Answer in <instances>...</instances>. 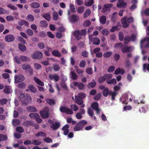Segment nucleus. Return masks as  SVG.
<instances>
[{
	"label": "nucleus",
	"instance_id": "1",
	"mask_svg": "<svg viewBox=\"0 0 149 149\" xmlns=\"http://www.w3.org/2000/svg\"><path fill=\"white\" fill-rule=\"evenodd\" d=\"M121 21L123 24V27L124 28H126L129 27V24L134 22V19L132 17H130L126 19V17L125 16L122 18Z\"/></svg>",
	"mask_w": 149,
	"mask_h": 149
},
{
	"label": "nucleus",
	"instance_id": "2",
	"mask_svg": "<svg viewBox=\"0 0 149 149\" xmlns=\"http://www.w3.org/2000/svg\"><path fill=\"white\" fill-rule=\"evenodd\" d=\"M86 29H84L81 31L77 30L74 31L73 33L74 36L77 40H79L81 38V36L86 35Z\"/></svg>",
	"mask_w": 149,
	"mask_h": 149
},
{
	"label": "nucleus",
	"instance_id": "3",
	"mask_svg": "<svg viewBox=\"0 0 149 149\" xmlns=\"http://www.w3.org/2000/svg\"><path fill=\"white\" fill-rule=\"evenodd\" d=\"M87 123V121L85 120L80 121L74 126V130L75 131H79L81 130Z\"/></svg>",
	"mask_w": 149,
	"mask_h": 149
},
{
	"label": "nucleus",
	"instance_id": "4",
	"mask_svg": "<svg viewBox=\"0 0 149 149\" xmlns=\"http://www.w3.org/2000/svg\"><path fill=\"white\" fill-rule=\"evenodd\" d=\"M48 122L50 124V127L53 130H57L60 126L61 125L59 122H56L54 123L52 120L50 119L48 120Z\"/></svg>",
	"mask_w": 149,
	"mask_h": 149
},
{
	"label": "nucleus",
	"instance_id": "5",
	"mask_svg": "<svg viewBox=\"0 0 149 149\" xmlns=\"http://www.w3.org/2000/svg\"><path fill=\"white\" fill-rule=\"evenodd\" d=\"M31 57L34 59H40L43 57L42 53L40 51H36L31 54Z\"/></svg>",
	"mask_w": 149,
	"mask_h": 149
},
{
	"label": "nucleus",
	"instance_id": "6",
	"mask_svg": "<svg viewBox=\"0 0 149 149\" xmlns=\"http://www.w3.org/2000/svg\"><path fill=\"white\" fill-rule=\"evenodd\" d=\"M24 79L25 77L23 75L21 74L17 75L15 77V83H18L24 81Z\"/></svg>",
	"mask_w": 149,
	"mask_h": 149
},
{
	"label": "nucleus",
	"instance_id": "7",
	"mask_svg": "<svg viewBox=\"0 0 149 149\" xmlns=\"http://www.w3.org/2000/svg\"><path fill=\"white\" fill-rule=\"evenodd\" d=\"M145 42H146V43L144 45V47L146 48L149 47V37H146L143 39L140 42V46L141 48L144 45Z\"/></svg>",
	"mask_w": 149,
	"mask_h": 149
},
{
	"label": "nucleus",
	"instance_id": "8",
	"mask_svg": "<svg viewBox=\"0 0 149 149\" xmlns=\"http://www.w3.org/2000/svg\"><path fill=\"white\" fill-rule=\"evenodd\" d=\"M89 40L92 41L93 43L96 45H99L100 43V40L99 38L97 37L92 38V36H89Z\"/></svg>",
	"mask_w": 149,
	"mask_h": 149
},
{
	"label": "nucleus",
	"instance_id": "9",
	"mask_svg": "<svg viewBox=\"0 0 149 149\" xmlns=\"http://www.w3.org/2000/svg\"><path fill=\"white\" fill-rule=\"evenodd\" d=\"M133 47L131 46H123L121 49L122 53H125L127 52H131L132 51Z\"/></svg>",
	"mask_w": 149,
	"mask_h": 149
},
{
	"label": "nucleus",
	"instance_id": "10",
	"mask_svg": "<svg viewBox=\"0 0 149 149\" xmlns=\"http://www.w3.org/2000/svg\"><path fill=\"white\" fill-rule=\"evenodd\" d=\"M69 18L70 22L73 23L77 22L79 19V17L76 14H73Z\"/></svg>",
	"mask_w": 149,
	"mask_h": 149
},
{
	"label": "nucleus",
	"instance_id": "11",
	"mask_svg": "<svg viewBox=\"0 0 149 149\" xmlns=\"http://www.w3.org/2000/svg\"><path fill=\"white\" fill-rule=\"evenodd\" d=\"M31 97L29 94H26L24 100L22 101V104L25 105L27 104L31 101Z\"/></svg>",
	"mask_w": 149,
	"mask_h": 149
},
{
	"label": "nucleus",
	"instance_id": "12",
	"mask_svg": "<svg viewBox=\"0 0 149 149\" xmlns=\"http://www.w3.org/2000/svg\"><path fill=\"white\" fill-rule=\"evenodd\" d=\"M15 39L14 36L13 35L8 34L6 35L5 38L6 41L8 42H10L13 41Z\"/></svg>",
	"mask_w": 149,
	"mask_h": 149
},
{
	"label": "nucleus",
	"instance_id": "13",
	"mask_svg": "<svg viewBox=\"0 0 149 149\" xmlns=\"http://www.w3.org/2000/svg\"><path fill=\"white\" fill-rule=\"evenodd\" d=\"M49 77L50 80H54L55 81H58L59 79V77L56 74H50L49 75Z\"/></svg>",
	"mask_w": 149,
	"mask_h": 149
},
{
	"label": "nucleus",
	"instance_id": "14",
	"mask_svg": "<svg viewBox=\"0 0 149 149\" xmlns=\"http://www.w3.org/2000/svg\"><path fill=\"white\" fill-rule=\"evenodd\" d=\"M75 102L79 105H81L84 102L83 99L77 96H75Z\"/></svg>",
	"mask_w": 149,
	"mask_h": 149
},
{
	"label": "nucleus",
	"instance_id": "15",
	"mask_svg": "<svg viewBox=\"0 0 149 149\" xmlns=\"http://www.w3.org/2000/svg\"><path fill=\"white\" fill-rule=\"evenodd\" d=\"M40 113L41 116L43 118H47L49 115L48 112L45 110L41 111Z\"/></svg>",
	"mask_w": 149,
	"mask_h": 149
},
{
	"label": "nucleus",
	"instance_id": "16",
	"mask_svg": "<svg viewBox=\"0 0 149 149\" xmlns=\"http://www.w3.org/2000/svg\"><path fill=\"white\" fill-rule=\"evenodd\" d=\"M127 4V3L124 2V1H121L120 2H118L116 4V6L118 8L123 7V8H125Z\"/></svg>",
	"mask_w": 149,
	"mask_h": 149
},
{
	"label": "nucleus",
	"instance_id": "17",
	"mask_svg": "<svg viewBox=\"0 0 149 149\" xmlns=\"http://www.w3.org/2000/svg\"><path fill=\"white\" fill-rule=\"evenodd\" d=\"M33 80L36 83L41 86H44V83L41 81L39 79L37 78L36 77H34L33 78Z\"/></svg>",
	"mask_w": 149,
	"mask_h": 149
},
{
	"label": "nucleus",
	"instance_id": "18",
	"mask_svg": "<svg viewBox=\"0 0 149 149\" xmlns=\"http://www.w3.org/2000/svg\"><path fill=\"white\" fill-rule=\"evenodd\" d=\"M94 3L93 0H86L84 1V4L86 6L89 7L92 6Z\"/></svg>",
	"mask_w": 149,
	"mask_h": 149
},
{
	"label": "nucleus",
	"instance_id": "19",
	"mask_svg": "<svg viewBox=\"0 0 149 149\" xmlns=\"http://www.w3.org/2000/svg\"><path fill=\"white\" fill-rule=\"evenodd\" d=\"M52 54L54 56L58 58L61 56V54L58 50H53L52 52Z\"/></svg>",
	"mask_w": 149,
	"mask_h": 149
},
{
	"label": "nucleus",
	"instance_id": "20",
	"mask_svg": "<svg viewBox=\"0 0 149 149\" xmlns=\"http://www.w3.org/2000/svg\"><path fill=\"white\" fill-rule=\"evenodd\" d=\"M28 88L29 89L30 91L32 93H35L37 91L36 88L32 84H30L28 86Z\"/></svg>",
	"mask_w": 149,
	"mask_h": 149
},
{
	"label": "nucleus",
	"instance_id": "21",
	"mask_svg": "<svg viewBox=\"0 0 149 149\" xmlns=\"http://www.w3.org/2000/svg\"><path fill=\"white\" fill-rule=\"evenodd\" d=\"M30 6L31 8H37L40 7V4L38 3L34 2L31 4Z\"/></svg>",
	"mask_w": 149,
	"mask_h": 149
},
{
	"label": "nucleus",
	"instance_id": "22",
	"mask_svg": "<svg viewBox=\"0 0 149 149\" xmlns=\"http://www.w3.org/2000/svg\"><path fill=\"white\" fill-rule=\"evenodd\" d=\"M110 91L107 87H106L103 91L102 94L103 96L105 97H107L110 93Z\"/></svg>",
	"mask_w": 149,
	"mask_h": 149
},
{
	"label": "nucleus",
	"instance_id": "23",
	"mask_svg": "<svg viewBox=\"0 0 149 149\" xmlns=\"http://www.w3.org/2000/svg\"><path fill=\"white\" fill-rule=\"evenodd\" d=\"M91 108L93 109L97 110L99 108V105L97 102H95L92 103L91 105Z\"/></svg>",
	"mask_w": 149,
	"mask_h": 149
},
{
	"label": "nucleus",
	"instance_id": "24",
	"mask_svg": "<svg viewBox=\"0 0 149 149\" xmlns=\"http://www.w3.org/2000/svg\"><path fill=\"white\" fill-rule=\"evenodd\" d=\"M20 59L23 62H28L30 60V58L25 56H20Z\"/></svg>",
	"mask_w": 149,
	"mask_h": 149
},
{
	"label": "nucleus",
	"instance_id": "25",
	"mask_svg": "<svg viewBox=\"0 0 149 149\" xmlns=\"http://www.w3.org/2000/svg\"><path fill=\"white\" fill-rule=\"evenodd\" d=\"M106 82L108 84H113L115 85L116 84V81L115 79H113L111 80L107 79Z\"/></svg>",
	"mask_w": 149,
	"mask_h": 149
},
{
	"label": "nucleus",
	"instance_id": "26",
	"mask_svg": "<svg viewBox=\"0 0 149 149\" xmlns=\"http://www.w3.org/2000/svg\"><path fill=\"white\" fill-rule=\"evenodd\" d=\"M106 17L105 15L102 16L100 18V22L103 24L106 23Z\"/></svg>",
	"mask_w": 149,
	"mask_h": 149
},
{
	"label": "nucleus",
	"instance_id": "27",
	"mask_svg": "<svg viewBox=\"0 0 149 149\" xmlns=\"http://www.w3.org/2000/svg\"><path fill=\"white\" fill-rule=\"evenodd\" d=\"M91 13V11L89 9H87L84 14V18H86L89 16Z\"/></svg>",
	"mask_w": 149,
	"mask_h": 149
},
{
	"label": "nucleus",
	"instance_id": "28",
	"mask_svg": "<svg viewBox=\"0 0 149 149\" xmlns=\"http://www.w3.org/2000/svg\"><path fill=\"white\" fill-rule=\"evenodd\" d=\"M33 121H31L26 120L23 123V125L27 127L29 126H32Z\"/></svg>",
	"mask_w": 149,
	"mask_h": 149
},
{
	"label": "nucleus",
	"instance_id": "29",
	"mask_svg": "<svg viewBox=\"0 0 149 149\" xmlns=\"http://www.w3.org/2000/svg\"><path fill=\"white\" fill-rule=\"evenodd\" d=\"M117 93L116 92L113 91H110L109 95L111 96V100L112 101L114 100L115 99V97L117 95Z\"/></svg>",
	"mask_w": 149,
	"mask_h": 149
},
{
	"label": "nucleus",
	"instance_id": "30",
	"mask_svg": "<svg viewBox=\"0 0 149 149\" xmlns=\"http://www.w3.org/2000/svg\"><path fill=\"white\" fill-rule=\"evenodd\" d=\"M40 26L43 28H46L48 26L47 22L45 20L41 21L40 22Z\"/></svg>",
	"mask_w": 149,
	"mask_h": 149
},
{
	"label": "nucleus",
	"instance_id": "31",
	"mask_svg": "<svg viewBox=\"0 0 149 149\" xmlns=\"http://www.w3.org/2000/svg\"><path fill=\"white\" fill-rule=\"evenodd\" d=\"M53 68L54 71H58L60 70L61 67L58 64H55L53 65Z\"/></svg>",
	"mask_w": 149,
	"mask_h": 149
},
{
	"label": "nucleus",
	"instance_id": "32",
	"mask_svg": "<svg viewBox=\"0 0 149 149\" xmlns=\"http://www.w3.org/2000/svg\"><path fill=\"white\" fill-rule=\"evenodd\" d=\"M26 19L29 22H32L34 20V18L33 16L30 14L27 16Z\"/></svg>",
	"mask_w": 149,
	"mask_h": 149
},
{
	"label": "nucleus",
	"instance_id": "33",
	"mask_svg": "<svg viewBox=\"0 0 149 149\" xmlns=\"http://www.w3.org/2000/svg\"><path fill=\"white\" fill-rule=\"evenodd\" d=\"M106 80V78L104 76H100L98 79L97 81L99 84L103 83Z\"/></svg>",
	"mask_w": 149,
	"mask_h": 149
},
{
	"label": "nucleus",
	"instance_id": "34",
	"mask_svg": "<svg viewBox=\"0 0 149 149\" xmlns=\"http://www.w3.org/2000/svg\"><path fill=\"white\" fill-rule=\"evenodd\" d=\"M9 13L8 10H6L3 8L0 7V14H8Z\"/></svg>",
	"mask_w": 149,
	"mask_h": 149
},
{
	"label": "nucleus",
	"instance_id": "35",
	"mask_svg": "<svg viewBox=\"0 0 149 149\" xmlns=\"http://www.w3.org/2000/svg\"><path fill=\"white\" fill-rule=\"evenodd\" d=\"M131 41V37L129 36L125 37L124 39V42L126 44H128Z\"/></svg>",
	"mask_w": 149,
	"mask_h": 149
},
{
	"label": "nucleus",
	"instance_id": "36",
	"mask_svg": "<svg viewBox=\"0 0 149 149\" xmlns=\"http://www.w3.org/2000/svg\"><path fill=\"white\" fill-rule=\"evenodd\" d=\"M96 83L95 81H93L89 83L87 85L88 88H92L94 87L96 85Z\"/></svg>",
	"mask_w": 149,
	"mask_h": 149
},
{
	"label": "nucleus",
	"instance_id": "37",
	"mask_svg": "<svg viewBox=\"0 0 149 149\" xmlns=\"http://www.w3.org/2000/svg\"><path fill=\"white\" fill-rule=\"evenodd\" d=\"M29 116L31 118H35L39 117V114L36 113H31L29 115Z\"/></svg>",
	"mask_w": 149,
	"mask_h": 149
},
{
	"label": "nucleus",
	"instance_id": "38",
	"mask_svg": "<svg viewBox=\"0 0 149 149\" xmlns=\"http://www.w3.org/2000/svg\"><path fill=\"white\" fill-rule=\"evenodd\" d=\"M31 67V66L27 63H25L22 65V68L24 70L29 69Z\"/></svg>",
	"mask_w": 149,
	"mask_h": 149
},
{
	"label": "nucleus",
	"instance_id": "39",
	"mask_svg": "<svg viewBox=\"0 0 149 149\" xmlns=\"http://www.w3.org/2000/svg\"><path fill=\"white\" fill-rule=\"evenodd\" d=\"M117 13L116 12L114 13L112 15L111 18V21L114 23L116 22L117 18V17L116 15Z\"/></svg>",
	"mask_w": 149,
	"mask_h": 149
},
{
	"label": "nucleus",
	"instance_id": "40",
	"mask_svg": "<svg viewBox=\"0 0 149 149\" xmlns=\"http://www.w3.org/2000/svg\"><path fill=\"white\" fill-rule=\"evenodd\" d=\"M27 110L30 112H35L36 111V109L34 107L29 106L27 108Z\"/></svg>",
	"mask_w": 149,
	"mask_h": 149
},
{
	"label": "nucleus",
	"instance_id": "41",
	"mask_svg": "<svg viewBox=\"0 0 149 149\" xmlns=\"http://www.w3.org/2000/svg\"><path fill=\"white\" fill-rule=\"evenodd\" d=\"M18 46L19 49L23 52L25 51L26 50V48L25 45H24L22 44H19Z\"/></svg>",
	"mask_w": 149,
	"mask_h": 149
},
{
	"label": "nucleus",
	"instance_id": "42",
	"mask_svg": "<svg viewBox=\"0 0 149 149\" xmlns=\"http://www.w3.org/2000/svg\"><path fill=\"white\" fill-rule=\"evenodd\" d=\"M112 54V52H111L108 51L104 53L103 56L105 58H109Z\"/></svg>",
	"mask_w": 149,
	"mask_h": 149
},
{
	"label": "nucleus",
	"instance_id": "43",
	"mask_svg": "<svg viewBox=\"0 0 149 149\" xmlns=\"http://www.w3.org/2000/svg\"><path fill=\"white\" fill-rule=\"evenodd\" d=\"M7 136L6 135L1 134H0V142L1 141H4L6 140L7 139Z\"/></svg>",
	"mask_w": 149,
	"mask_h": 149
},
{
	"label": "nucleus",
	"instance_id": "44",
	"mask_svg": "<svg viewBox=\"0 0 149 149\" xmlns=\"http://www.w3.org/2000/svg\"><path fill=\"white\" fill-rule=\"evenodd\" d=\"M131 63L129 59H127L126 60L125 64V68H129L131 66Z\"/></svg>",
	"mask_w": 149,
	"mask_h": 149
},
{
	"label": "nucleus",
	"instance_id": "45",
	"mask_svg": "<svg viewBox=\"0 0 149 149\" xmlns=\"http://www.w3.org/2000/svg\"><path fill=\"white\" fill-rule=\"evenodd\" d=\"M10 87L9 86H6L4 90V91L7 94H8L10 93Z\"/></svg>",
	"mask_w": 149,
	"mask_h": 149
},
{
	"label": "nucleus",
	"instance_id": "46",
	"mask_svg": "<svg viewBox=\"0 0 149 149\" xmlns=\"http://www.w3.org/2000/svg\"><path fill=\"white\" fill-rule=\"evenodd\" d=\"M53 18L54 20H57L58 18V14L57 12L54 11L53 13Z\"/></svg>",
	"mask_w": 149,
	"mask_h": 149
},
{
	"label": "nucleus",
	"instance_id": "47",
	"mask_svg": "<svg viewBox=\"0 0 149 149\" xmlns=\"http://www.w3.org/2000/svg\"><path fill=\"white\" fill-rule=\"evenodd\" d=\"M43 17L48 21L50 19V15L49 13L44 14L43 15Z\"/></svg>",
	"mask_w": 149,
	"mask_h": 149
},
{
	"label": "nucleus",
	"instance_id": "48",
	"mask_svg": "<svg viewBox=\"0 0 149 149\" xmlns=\"http://www.w3.org/2000/svg\"><path fill=\"white\" fill-rule=\"evenodd\" d=\"M70 73L72 75V78L74 80H76L78 78L77 75L73 71H71Z\"/></svg>",
	"mask_w": 149,
	"mask_h": 149
},
{
	"label": "nucleus",
	"instance_id": "49",
	"mask_svg": "<svg viewBox=\"0 0 149 149\" xmlns=\"http://www.w3.org/2000/svg\"><path fill=\"white\" fill-rule=\"evenodd\" d=\"M36 137H38L39 136H43L45 137L46 136V134L45 132H39L37 134H36Z\"/></svg>",
	"mask_w": 149,
	"mask_h": 149
},
{
	"label": "nucleus",
	"instance_id": "50",
	"mask_svg": "<svg viewBox=\"0 0 149 149\" xmlns=\"http://www.w3.org/2000/svg\"><path fill=\"white\" fill-rule=\"evenodd\" d=\"M46 101L47 103L50 105H54L55 104L54 100L52 99H47V100Z\"/></svg>",
	"mask_w": 149,
	"mask_h": 149
},
{
	"label": "nucleus",
	"instance_id": "51",
	"mask_svg": "<svg viewBox=\"0 0 149 149\" xmlns=\"http://www.w3.org/2000/svg\"><path fill=\"white\" fill-rule=\"evenodd\" d=\"M26 33L29 36H32L33 34V32L31 29H27L26 31Z\"/></svg>",
	"mask_w": 149,
	"mask_h": 149
},
{
	"label": "nucleus",
	"instance_id": "52",
	"mask_svg": "<svg viewBox=\"0 0 149 149\" xmlns=\"http://www.w3.org/2000/svg\"><path fill=\"white\" fill-rule=\"evenodd\" d=\"M93 69L92 68H88L86 70V72L90 75H91L93 74Z\"/></svg>",
	"mask_w": 149,
	"mask_h": 149
},
{
	"label": "nucleus",
	"instance_id": "53",
	"mask_svg": "<svg viewBox=\"0 0 149 149\" xmlns=\"http://www.w3.org/2000/svg\"><path fill=\"white\" fill-rule=\"evenodd\" d=\"M84 7L83 6H81L79 7L77 9V12L79 13H82L84 11Z\"/></svg>",
	"mask_w": 149,
	"mask_h": 149
},
{
	"label": "nucleus",
	"instance_id": "54",
	"mask_svg": "<svg viewBox=\"0 0 149 149\" xmlns=\"http://www.w3.org/2000/svg\"><path fill=\"white\" fill-rule=\"evenodd\" d=\"M146 69L148 71H149V63L148 64L146 63L144 64L143 65V70L146 72Z\"/></svg>",
	"mask_w": 149,
	"mask_h": 149
},
{
	"label": "nucleus",
	"instance_id": "55",
	"mask_svg": "<svg viewBox=\"0 0 149 149\" xmlns=\"http://www.w3.org/2000/svg\"><path fill=\"white\" fill-rule=\"evenodd\" d=\"M83 25L85 27H88L91 25V22L89 20H86L83 23Z\"/></svg>",
	"mask_w": 149,
	"mask_h": 149
},
{
	"label": "nucleus",
	"instance_id": "56",
	"mask_svg": "<svg viewBox=\"0 0 149 149\" xmlns=\"http://www.w3.org/2000/svg\"><path fill=\"white\" fill-rule=\"evenodd\" d=\"M41 143V141H39V140H34L33 141V142H32V144H34L35 145H39Z\"/></svg>",
	"mask_w": 149,
	"mask_h": 149
},
{
	"label": "nucleus",
	"instance_id": "57",
	"mask_svg": "<svg viewBox=\"0 0 149 149\" xmlns=\"http://www.w3.org/2000/svg\"><path fill=\"white\" fill-rule=\"evenodd\" d=\"M20 123V121L19 119H14L13 121V125H19Z\"/></svg>",
	"mask_w": 149,
	"mask_h": 149
},
{
	"label": "nucleus",
	"instance_id": "58",
	"mask_svg": "<svg viewBox=\"0 0 149 149\" xmlns=\"http://www.w3.org/2000/svg\"><path fill=\"white\" fill-rule=\"evenodd\" d=\"M16 131L19 133H22L24 131V130L23 128L21 126H18L16 128Z\"/></svg>",
	"mask_w": 149,
	"mask_h": 149
},
{
	"label": "nucleus",
	"instance_id": "59",
	"mask_svg": "<svg viewBox=\"0 0 149 149\" xmlns=\"http://www.w3.org/2000/svg\"><path fill=\"white\" fill-rule=\"evenodd\" d=\"M87 113L91 117L93 116L94 114L93 111L90 108H89L88 109Z\"/></svg>",
	"mask_w": 149,
	"mask_h": 149
},
{
	"label": "nucleus",
	"instance_id": "60",
	"mask_svg": "<svg viewBox=\"0 0 149 149\" xmlns=\"http://www.w3.org/2000/svg\"><path fill=\"white\" fill-rule=\"evenodd\" d=\"M17 39L19 42H22L24 44L26 43V41L21 36H18Z\"/></svg>",
	"mask_w": 149,
	"mask_h": 149
},
{
	"label": "nucleus",
	"instance_id": "61",
	"mask_svg": "<svg viewBox=\"0 0 149 149\" xmlns=\"http://www.w3.org/2000/svg\"><path fill=\"white\" fill-rule=\"evenodd\" d=\"M8 101L7 99L6 98H3L0 100V104L1 105L5 104Z\"/></svg>",
	"mask_w": 149,
	"mask_h": 149
},
{
	"label": "nucleus",
	"instance_id": "62",
	"mask_svg": "<svg viewBox=\"0 0 149 149\" xmlns=\"http://www.w3.org/2000/svg\"><path fill=\"white\" fill-rule=\"evenodd\" d=\"M86 65V61L84 60H82L80 62L79 66L81 68H84L85 67Z\"/></svg>",
	"mask_w": 149,
	"mask_h": 149
},
{
	"label": "nucleus",
	"instance_id": "63",
	"mask_svg": "<svg viewBox=\"0 0 149 149\" xmlns=\"http://www.w3.org/2000/svg\"><path fill=\"white\" fill-rule=\"evenodd\" d=\"M26 86V84L24 82L21 83L18 85L17 87L21 89L24 88Z\"/></svg>",
	"mask_w": 149,
	"mask_h": 149
},
{
	"label": "nucleus",
	"instance_id": "64",
	"mask_svg": "<svg viewBox=\"0 0 149 149\" xmlns=\"http://www.w3.org/2000/svg\"><path fill=\"white\" fill-rule=\"evenodd\" d=\"M43 141L47 143H50L52 141V139L49 137H46L43 139Z\"/></svg>",
	"mask_w": 149,
	"mask_h": 149
}]
</instances>
